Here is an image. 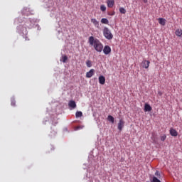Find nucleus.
Segmentation results:
<instances>
[{
  "mask_svg": "<svg viewBox=\"0 0 182 182\" xmlns=\"http://www.w3.org/2000/svg\"><path fill=\"white\" fill-rule=\"evenodd\" d=\"M88 42L91 46H93L94 49L97 52H102L103 50V44L99 39L95 38L93 36L89 37Z\"/></svg>",
  "mask_w": 182,
  "mask_h": 182,
  "instance_id": "f257e3e1",
  "label": "nucleus"
},
{
  "mask_svg": "<svg viewBox=\"0 0 182 182\" xmlns=\"http://www.w3.org/2000/svg\"><path fill=\"white\" fill-rule=\"evenodd\" d=\"M103 35L106 39L109 41L113 39V34H112V31L107 27H105L103 29Z\"/></svg>",
  "mask_w": 182,
  "mask_h": 182,
  "instance_id": "f03ea898",
  "label": "nucleus"
},
{
  "mask_svg": "<svg viewBox=\"0 0 182 182\" xmlns=\"http://www.w3.org/2000/svg\"><path fill=\"white\" fill-rule=\"evenodd\" d=\"M161 175L160 174V171H156L155 172V176H151V182H161V181L159 179V178H161ZM146 182H150V181H146Z\"/></svg>",
  "mask_w": 182,
  "mask_h": 182,
  "instance_id": "7ed1b4c3",
  "label": "nucleus"
},
{
  "mask_svg": "<svg viewBox=\"0 0 182 182\" xmlns=\"http://www.w3.org/2000/svg\"><path fill=\"white\" fill-rule=\"evenodd\" d=\"M141 66L143 69H149V67L150 66V61L147 60H143Z\"/></svg>",
  "mask_w": 182,
  "mask_h": 182,
  "instance_id": "20e7f679",
  "label": "nucleus"
},
{
  "mask_svg": "<svg viewBox=\"0 0 182 182\" xmlns=\"http://www.w3.org/2000/svg\"><path fill=\"white\" fill-rule=\"evenodd\" d=\"M102 50L105 55H109V53H112V48L109 46H105Z\"/></svg>",
  "mask_w": 182,
  "mask_h": 182,
  "instance_id": "39448f33",
  "label": "nucleus"
},
{
  "mask_svg": "<svg viewBox=\"0 0 182 182\" xmlns=\"http://www.w3.org/2000/svg\"><path fill=\"white\" fill-rule=\"evenodd\" d=\"M124 127V120L121 119L118 122V130H119V132H122Z\"/></svg>",
  "mask_w": 182,
  "mask_h": 182,
  "instance_id": "423d86ee",
  "label": "nucleus"
},
{
  "mask_svg": "<svg viewBox=\"0 0 182 182\" xmlns=\"http://www.w3.org/2000/svg\"><path fill=\"white\" fill-rule=\"evenodd\" d=\"M100 85H105L106 83V78L103 75H100L98 78Z\"/></svg>",
  "mask_w": 182,
  "mask_h": 182,
  "instance_id": "0eeeda50",
  "label": "nucleus"
},
{
  "mask_svg": "<svg viewBox=\"0 0 182 182\" xmlns=\"http://www.w3.org/2000/svg\"><path fill=\"white\" fill-rule=\"evenodd\" d=\"M170 134L171 136H173V137H177V136H178L177 131L173 128L170 129Z\"/></svg>",
  "mask_w": 182,
  "mask_h": 182,
  "instance_id": "6e6552de",
  "label": "nucleus"
},
{
  "mask_svg": "<svg viewBox=\"0 0 182 182\" xmlns=\"http://www.w3.org/2000/svg\"><path fill=\"white\" fill-rule=\"evenodd\" d=\"M107 5L108 8H113L114 6V0H107Z\"/></svg>",
  "mask_w": 182,
  "mask_h": 182,
  "instance_id": "1a4fd4ad",
  "label": "nucleus"
},
{
  "mask_svg": "<svg viewBox=\"0 0 182 182\" xmlns=\"http://www.w3.org/2000/svg\"><path fill=\"white\" fill-rule=\"evenodd\" d=\"M69 107H71V109H76V102L73 100H70L68 102Z\"/></svg>",
  "mask_w": 182,
  "mask_h": 182,
  "instance_id": "9d476101",
  "label": "nucleus"
},
{
  "mask_svg": "<svg viewBox=\"0 0 182 182\" xmlns=\"http://www.w3.org/2000/svg\"><path fill=\"white\" fill-rule=\"evenodd\" d=\"M93 75H95V70L91 69L89 72L86 73V77L90 78L92 77V76H93Z\"/></svg>",
  "mask_w": 182,
  "mask_h": 182,
  "instance_id": "9b49d317",
  "label": "nucleus"
},
{
  "mask_svg": "<svg viewBox=\"0 0 182 182\" xmlns=\"http://www.w3.org/2000/svg\"><path fill=\"white\" fill-rule=\"evenodd\" d=\"M144 112H151V110H152L151 106H150V105L146 103L144 105Z\"/></svg>",
  "mask_w": 182,
  "mask_h": 182,
  "instance_id": "f8f14e48",
  "label": "nucleus"
},
{
  "mask_svg": "<svg viewBox=\"0 0 182 182\" xmlns=\"http://www.w3.org/2000/svg\"><path fill=\"white\" fill-rule=\"evenodd\" d=\"M91 22L95 28H99V21L96 18H91Z\"/></svg>",
  "mask_w": 182,
  "mask_h": 182,
  "instance_id": "ddd939ff",
  "label": "nucleus"
},
{
  "mask_svg": "<svg viewBox=\"0 0 182 182\" xmlns=\"http://www.w3.org/2000/svg\"><path fill=\"white\" fill-rule=\"evenodd\" d=\"M159 23L162 26H164L166 25V19L163 18H159L158 19Z\"/></svg>",
  "mask_w": 182,
  "mask_h": 182,
  "instance_id": "4468645a",
  "label": "nucleus"
},
{
  "mask_svg": "<svg viewBox=\"0 0 182 182\" xmlns=\"http://www.w3.org/2000/svg\"><path fill=\"white\" fill-rule=\"evenodd\" d=\"M108 122H110L111 123H114V117L112 115H108L107 117Z\"/></svg>",
  "mask_w": 182,
  "mask_h": 182,
  "instance_id": "2eb2a0df",
  "label": "nucleus"
},
{
  "mask_svg": "<svg viewBox=\"0 0 182 182\" xmlns=\"http://www.w3.org/2000/svg\"><path fill=\"white\" fill-rule=\"evenodd\" d=\"M83 116V113L81 111H77L75 113V117L77 119L78 117H82Z\"/></svg>",
  "mask_w": 182,
  "mask_h": 182,
  "instance_id": "dca6fc26",
  "label": "nucleus"
},
{
  "mask_svg": "<svg viewBox=\"0 0 182 182\" xmlns=\"http://www.w3.org/2000/svg\"><path fill=\"white\" fill-rule=\"evenodd\" d=\"M101 23H104L105 25H109V20L107 18H102Z\"/></svg>",
  "mask_w": 182,
  "mask_h": 182,
  "instance_id": "f3484780",
  "label": "nucleus"
},
{
  "mask_svg": "<svg viewBox=\"0 0 182 182\" xmlns=\"http://www.w3.org/2000/svg\"><path fill=\"white\" fill-rule=\"evenodd\" d=\"M176 36H181L182 35V30L181 29H177L175 32Z\"/></svg>",
  "mask_w": 182,
  "mask_h": 182,
  "instance_id": "a211bd4d",
  "label": "nucleus"
},
{
  "mask_svg": "<svg viewBox=\"0 0 182 182\" xmlns=\"http://www.w3.org/2000/svg\"><path fill=\"white\" fill-rule=\"evenodd\" d=\"M86 65H87V68H92V61L90 60H87L86 61Z\"/></svg>",
  "mask_w": 182,
  "mask_h": 182,
  "instance_id": "6ab92c4d",
  "label": "nucleus"
},
{
  "mask_svg": "<svg viewBox=\"0 0 182 182\" xmlns=\"http://www.w3.org/2000/svg\"><path fill=\"white\" fill-rule=\"evenodd\" d=\"M100 11H102V12H106V6L105 5H101L100 6Z\"/></svg>",
  "mask_w": 182,
  "mask_h": 182,
  "instance_id": "aec40b11",
  "label": "nucleus"
},
{
  "mask_svg": "<svg viewBox=\"0 0 182 182\" xmlns=\"http://www.w3.org/2000/svg\"><path fill=\"white\" fill-rule=\"evenodd\" d=\"M119 12H120V14H126V12H127L126 9H124L123 7L119 8Z\"/></svg>",
  "mask_w": 182,
  "mask_h": 182,
  "instance_id": "412c9836",
  "label": "nucleus"
},
{
  "mask_svg": "<svg viewBox=\"0 0 182 182\" xmlns=\"http://www.w3.org/2000/svg\"><path fill=\"white\" fill-rule=\"evenodd\" d=\"M166 139H167V136H166V134L161 136V141H164L166 140Z\"/></svg>",
  "mask_w": 182,
  "mask_h": 182,
  "instance_id": "4be33fe9",
  "label": "nucleus"
},
{
  "mask_svg": "<svg viewBox=\"0 0 182 182\" xmlns=\"http://www.w3.org/2000/svg\"><path fill=\"white\" fill-rule=\"evenodd\" d=\"M63 63H66V60H68V56L65 55L62 58Z\"/></svg>",
  "mask_w": 182,
  "mask_h": 182,
  "instance_id": "5701e85b",
  "label": "nucleus"
},
{
  "mask_svg": "<svg viewBox=\"0 0 182 182\" xmlns=\"http://www.w3.org/2000/svg\"><path fill=\"white\" fill-rule=\"evenodd\" d=\"M11 106H15V101L11 102Z\"/></svg>",
  "mask_w": 182,
  "mask_h": 182,
  "instance_id": "b1692460",
  "label": "nucleus"
},
{
  "mask_svg": "<svg viewBox=\"0 0 182 182\" xmlns=\"http://www.w3.org/2000/svg\"><path fill=\"white\" fill-rule=\"evenodd\" d=\"M114 12H113L112 14H108V15H111L112 16H113V15H114Z\"/></svg>",
  "mask_w": 182,
  "mask_h": 182,
  "instance_id": "393cba45",
  "label": "nucleus"
},
{
  "mask_svg": "<svg viewBox=\"0 0 182 182\" xmlns=\"http://www.w3.org/2000/svg\"><path fill=\"white\" fill-rule=\"evenodd\" d=\"M143 1L144 2V4H147V0H143Z\"/></svg>",
  "mask_w": 182,
  "mask_h": 182,
  "instance_id": "a878e982",
  "label": "nucleus"
},
{
  "mask_svg": "<svg viewBox=\"0 0 182 182\" xmlns=\"http://www.w3.org/2000/svg\"><path fill=\"white\" fill-rule=\"evenodd\" d=\"M159 95L160 96H161V95H162L161 92H159Z\"/></svg>",
  "mask_w": 182,
  "mask_h": 182,
  "instance_id": "bb28decb",
  "label": "nucleus"
}]
</instances>
